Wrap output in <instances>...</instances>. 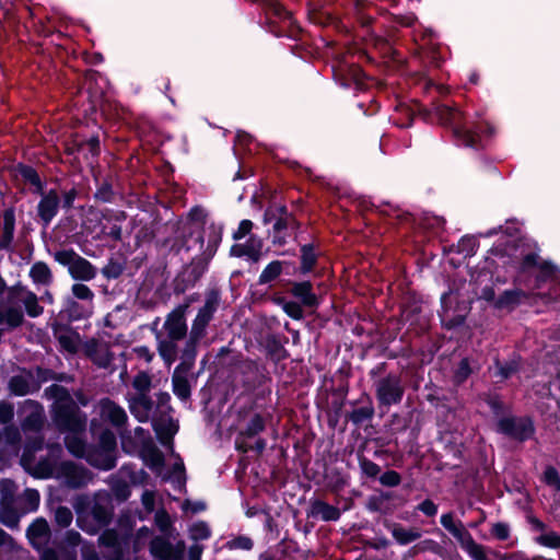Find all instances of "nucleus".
Segmentation results:
<instances>
[{
	"mask_svg": "<svg viewBox=\"0 0 560 560\" xmlns=\"http://www.w3.org/2000/svg\"><path fill=\"white\" fill-rule=\"evenodd\" d=\"M45 395L55 400V420L59 427L69 431L65 438L66 445L71 454L85 457L89 448L81 439L86 424V417L78 409L66 388L51 385L45 389Z\"/></svg>",
	"mask_w": 560,
	"mask_h": 560,
	"instance_id": "obj_1",
	"label": "nucleus"
},
{
	"mask_svg": "<svg viewBox=\"0 0 560 560\" xmlns=\"http://www.w3.org/2000/svg\"><path fill=\"white\" fill-rule=\"evenodd\" d=\"M61 451L60 447L51 450V457L39 460L33 467L34 476L38 478H60L71 488H79L88 483L90 480L89 472L70 462L58 464L55 455Z\"/></svg>",
	"mask_w": 560,
	"mask_h": 560,
	"instance_id": "obj_2",
	"label": "nucleus"
},
{
	"mask_svg": "<svg viewBox=\"0 0 560 560\" xmlns=\"http://www.w3.org/2000/svg\"><path fill=\"white\" fill-rule=\"evenodd\" d=\"M116 438L113 432L106 430L100 438L97 448H89L86 460L94 467L109 470L116 465Z\"/></svg>",
	"mask_w": 560,
	"mask_h": 560,
	"instance_id": "obj_3",
	"label": "nucleus"
},
{
	"mask_svg": "<svg viewBox=\"0 0 560 560\" xmlns=\"http://www.w3.org/2000/svg\"><path fill=\"white\" fill-rule=\"evenodd\" d=\"M54 257L56 261L68 267L69 273L75 280L89 281L96 276L92 264L73 250H59Z\"/></svg>",
	"mask_w": 560,
	"mask_h": 560,
	"instance_id": "obj_4",
	"label": "nucleus"
},
{
	"mask_svg": "<svg viewBox=\"0 0 560 560\" xmlns=\"http://www.w3.org/2000/svg\"><path fill=\"white\" fill-rule=\"evenodd\" d=\"M438 110L442 122L453 126L454 133L460 140L462 144L466 147L478 145L479 136L469 128L462 126L463 114L460 110L447 105L440 106Z\"/></svg>",
	"mask_w": 560,
	"mask_h": 560,
	"instance_id": "obj_5",
	"label": "nucleus"
},
{
	"mask_svg": "<svg viewBox=\"0 0 560 560\" xmlns=\"http://www.w3.org/2000/svg\"><path fill=\"white\" fill-rule=\"evenodd\" d=\"M498 431L522 442L530 439L535 429L529 418L506 417L498 422Z\"/></svg>",
	"mask_w": 560,
	"mask_h": 560,
	"instance_id": "obj_6",
	"label": "nucleus"
},
{
	"mask_svg": "<svg viewBox=\"0 0 560 560\" xmlns=\"http://www.w3.org/2000/svg\"><path fill=\"white\" fill-rule=\"evenodd\" d=\"M1 490V510L0 521L2 524L10 528L18 527L20 516L16 511L12 508L14 483L10 480H2L0 483Z\"/></svg>",
	"mask_w": 560,
	"mask_h": 560,
	"instance_id": "obj_7",
	"label": "nucleus"
},
{
	"mask_svg": "<svg viewBox=\"0 0 560 560\" xmlns=\"http://www.w3.org/2000/svg\"><path fill=\"white\" fill-rule=\"evenodd\" d=\"M377 398L383 405H393L401 400L404 388L397 376L389 375L377 383Z\"/></svg>",
	"mask_w": 560,
	"mask_h": 560,
	"instance_id": "obj_8",
	"label": "nucleus"
},
{
	"mask_svg": "<svg viewBox=\"0 0 560 560\" xmlns=\"http://www.w3.org/2000/svg\"><path fill=\"white\" fill-rule=\"evenodd\" d=\"M187 308L188 304L179 305L168 314L164 323L166 337L180 340L186 336L187 325L185 315Z\"/></svg>",
	"mask_w": 560,
	"mask_h": 560,
	"instance_id": "obj_9",
	"label": "nucleus"
},
{
	"mask_svg": "<svg viewBox=\"0 0 560 560\" xmlns=\"http://www.w3.org/2000/svg\"><path fill=\"white\" fill-rule=\"evenodd\" d=\"M150 550L160 560H182L185 545L180 541L174 547L166 539L156 537L151 541Z\"/></svg>",
	"mask_w": 560,
	"mask_h": 560,
	"instance_id": "obj_10",
	"label": "nucleus"
},
{
	"mask_svg": "<svg viewBox=\"0 0 560 560\" xmlns=\"http://www.w3.org/2000/svg\"><path fill=\"white\" fill-rule=\"evenodd\" d=\"M183 362L175 369L173 374V392L182 400H186L190 396V386L185 374L191 369L194 361L186 357H182Z\"/></svg>",
	"mask_w": 560,
	"mask_h": 560,
	"instance_id": "obj_11",
	"label": "nucleus"
},
{
	"mask_svg": "<svg viewBox=\"0 0 560 560\" xmlns=\"http://www.w3.org/2000/svg\"><path fill=\"white\" fill-rule=\"evenodd\" d=\"M20 431L18 428L8 427L0 432V459L5 460L19 453Z\"/></svg>",
	"mask_w": 560,
	"mask_h": 560,
	"instance_id": "obj_12",
	"label": "nucleus"
},
{
	"mask_svg": "<svg viewBox=\"0 0 560 560\" xmlns=\"http://www.w3.org/2000/svg\"><path fill=\"white\" fill-rule=\"evenodd\" d=\"M27 538L31 545L36 549L44 548L50 536L49 526L46 520L37 518L27 528Z\"/></svg>",
	"mask_w": 560,
	"mask_h": 560,
	"instance_id": "obj_13",
	"label": "nucleus"
},
{
	"mask_svg": "<svg viewBox=\"0 0 560 560\" xmlns=\"http://www.w3.org/2000/svg\"><path fill=\"white\" fill-rule=\"evenodd\" d=\"M101 545L109 548L104 557L107 560H121L126 541L115 530H106L100 537Z\"/></svg>",
	"mask_w": 560,
	"mask_h": 560,
	"instance_id": "obj_14",
	"label": "nucleus"
},
{
	"mask_svg": "<svg viewBox=\"0 0 560 560\" xmlns=\"http://www.w3.org/2000/svg\"><path fill=\"white\" fill-rule=\"evenodd\" d=\"M85 354L100 368H106L112 362L108 346L95 340L88 341L84 346Z\"/></svg>",
	"mask_w": 560,
	"mask_h": 560,
	"instance_id": "obj_15",
	"label": "nucleus"
},
{
	"mask_svg": "<svg viewBox=\"0 0 560 560\" xmlns=\"http://www.w3.org/2000/svg\"><path fill=\"white\" fill-rule=\"evenodd\" d=\"M59 196L55 190H50L44 195L38 203V217L43 221L44 225L47 226L51 220L56 217L59 208Z\"/></svg>",
	"mask_w": 560,
	"mask_h": 560,
	"instance_id": "obj_16",
	"label": "nucleus"
},
{
	"mask_svg": "<svg viewBox=\"0 0 560 560\" xmlns=\"http://www.w3.org/2000/svg\"><path fill=\"white\" fill-rule=\"evenodd\" d=\"M100 415L104 420L109 421L117 428L124 425L128 419L126 411L109 399H104L100 402Z\"/></svg>",
	"mask_w": 560,
	"mask_h": 560,
	"instance_id": "obj_17",
	"label": "nucleus"
},
{
	"mask_svg": "<svg viewBox=\"0 0 560 560\" xmlns=\"http://www.w3.org/2000/svg\"><path fill=\"white\" fill-rule=\"evenodd\" d=\"M152 400L145 394H137L129 399L130 412L140 421L147 422L152 411Z\"/></svg>",
	"mask_w": 560,
	"mask_h": 560,
	"instance_id": "obj_18",
	"label": "nucleus"
},
{
	"mask_svg": "<svg viewBox=\"0 0 560 560\" xmlns=\"http://www.w3.org/2000/svg\"><path fill=\"white\" fill-rule=\"evenodd\" d=\"M262 242L257 237H249L245 244H236L231 248V254L236 257L247 256L253 261H258L261 256Z\"/></svg>",
	"mask_w": 560,
	"mask_h": 560,
	"instance_id": "obj_19",
	"label": "nucleus"
},
{
	"mask_svg": "<svg viewBox=\"0 0 560 560\" xmlns=\"http://www.w3.org/2000/svg\"><path fill=\"white\" fill-rule=\"evenodd\" d=\"M10 389L14 395L25 396L38 389V384L30 373H21L10 380Z\"/></svg>",
	"mask_w": 560,
	"mask_h": 560,
	"instance_id": "obj_20",
	"label": "nucleus"
},
{
	"mask_svg": "<svg viewBox=\"0 0 560 560\" xmlns=\"http://www.w3.org/2000/svg\"><path fill=\"white\" fill-rule=\"evenodd\" d=\"M158 350L167 366H171L177 358L176 341L178 339L164 338L160 331L156 332Z\"/></svg>",
	"mask_w": 560,
	"mask_h": 560,
	"instance_id": "obj_21",
	"label": "nucleus"
},
{
	"mask_svg": "<svg viewBox=\"0 0 560 560\" xmlns=\"http://www.w3.org/2000/svg\"><path fill=\"white\" fill-rule=\"evenodd\" d=\"M92 517L95 521V526H89L85 524L81 515L78 516V525L80 528L89 534H94L98 527L106 525L109 521L110 513L107 509L95 505L92 510Z\"/></svg>",
	"mask_w": 560,
	"mask_h": 560,
	"instance_id": "obj_22",
	"label": "nucleus"
},
{
	"mask_svg": "<svg viewBox=\"0 0 560 560\" xmlns=\"http://www.w3.org/2000/svg\"><path fill=\"white\" fill-rule=\"evenodd\" d=\"M310 515L313 517H320L323 521L329 522L339 520L340 511L334 505L316 500L311 504Z\"/></svg>",
	"mask_w": 560,
	"mask_h": 560,
	"instance_id": "obj_23",
	"label": "nucleus"
},
{
	"mask_svg": "<svg viewBox=\"0 0 560 560\" xmlns=\"http://www.w3.org/2000/svg\"><path fill=\"white\" fill-rule=\"evenodd\" d=\"M15 218L11 210H7L3 214L2 234L0 237V249L9 250L14 235Z\"/></svg>",
	"mask_w": 560,
	"mask_h": 560,
	"instance_id": "obj_24",
	"label": "nucleus"
},
{
	"mask_svg": "<svg viewBox=\"0 0 560 560\" xmlns=\"http://www.w3.org/2000/svg\"><path fill=\"white\" fill-rule=\"evenodd\" d=\"M312 289V284L307 281L298 282L292 287V294L300 299L303 305L314 307L317 305L318 301Z\"/></svg>",
	"mask_w": 560,
	"mask_h": 560,
	"instance_id": "obj_25",
	"label": "nucleus"
},
{
	"mask_svg": "<svg viewBox=\"0 0 560 560\" xmlns=\"http://www.w3.org/2000/svg\"><path fill=\"white\" fill-rule=\"evenodd\" d=\"M205 331L206 327L194 320L189 335V340L187 341L186 349L183 353V355L188 358L190 361L195 360L196 345L205 336Z\"/></svg>",
	"mask_w": 560,
	"mask_h": 560,
	"instance_id": "obj_26",
	"label": "nucleus"
},
{
	"mask_svg": "<svg viewBox=\"0 0 560 560\" xmlns=\"http://www.w3.org/2000/svg\"><path fill=\"white\" fill-rule=\"evenodd\" d=\"M390 533L400 545H407L421 537V533L417 528H405L399 524H393Z\"/></svg>",
	"mask_w": 560,
	"mask_h": 560,
	"instance_id": "obj_27",
	"label": "nucleus"
},
{
	"mask_svg": "<svg viewBox=\"0 0 560 560\" xmlns=\"http://www.w3.org/2000/svg\"><path fill=\"white\" fill-rule=\"evenodd\" d=\"M459 544L474 560H489L485 547L477 544L469 533L464 535Z\"/></svg>",
	"mask_w": 560,
	"mask_h": 560,
	"instance_id": "obj_28",
	"label": "nucleus"
},
{
	"mask_svg": "<svg viewBox=\"0 0 560 560\" xmlns=\"http://www.w3.org/2000/svg\"><path fill=\"white\" fill-rule=\"evenodd\" d=\"M525 298L526 294L521 290H508L498 298L495 306L499 308H513Z\"/></svg>",
	"mask_w": 560,
	"mask_h": 560,
	"instance_id": "obj_29",
	"label": "nucleus"
},
{
	"mask_svg": "<svg viewBox=\"0 0 560 560\" xmlns=\"http://www.w3.org/2000/svg\"><path fill=\"white\" fill-rule=\"evenodd\" d=\"M58 341L63 350L75 353L80 347V336L73 330H61L58 332Z\"/></svg>",
	"mask_w": 560,
	"mask_h": 560,
	"instance_id": "obj_30",
	"label": "nucleus"
},
{
	"mask_svg": "<svg viewBox=\"0 0 560 560\" xmlns=\"http://www.w3.org/2000/svg\"><path fill=\"white\" fill-rule=\"evenodd\" d=\"M18 300L24 304L31 317H36L43 313V307L38 305L37 296L33 292L21 290L18 293Z\"/></svg>",
	"mask_w": 560,
	"mask_h": 560,
	"instance_id": "obj_31",
	"label": "nucleus"
},
{
	"mask_svg": "<svg viewBox=\"0 0 560 560\" xmlns=\"http://www.w3.org/2000/svg\"><path fill=\"white\" fill-rule=\"evenodd\" d=\"M522 266H523L524 269H528V268H532L534 266H539L541 272L546 277H553V278H556L557 277V272H558L557 267L551 265V264H549V262H541V264H539L538 262V256L535 255V254H529V255L525 256L524 259H523Z\"/></svg>",
	"mask_w": 560,
	"mask_h": 560,
	"instance_id": "obj_32",
	"label": "nucleus"
},
{
	"mask_svg": "<svg viewBox=\"0 0 560 560\" xmlns=\"http://www.w3.org/2000/svg\"><path fill=\"white\" fill-rule=\"evenodd\" d=\"M23 322V313L18 308H0V325H7L9 328L18 327Z\"/></svg>",
	"mask_w": 560,
	"mask_h": 560,
	"instance_id": "obj_33",
	"label": "nucleus"
},
{
	"mask_svg": "<svg viewBox=\"0 0 560 560\" xmlns=\"http://www.w3.org/2000/svg\"><path fill=\"white\" fill-rule=\"evenodd\" d=\"M442 526L447 529L458 541L467 535L468 532L464 528L462 523H456L452 514H443L441 516Z\"/></svg>",
	"mask_w": 560,
	"mask_h": 560,
	"instance_id": "obj_34",
	"label": "nucleus"
},
{
	"mask_svg": "<svg viewBox=\"0 0 560 560\" xmlns=\"http://www.w3.org/2000/svg\"><path fill=\"white\" fill-rule=\"evenodd\" d=\"M30 276L34 282L42 284H48L52 279L49 267L44 262L34 264L31 268Z\"/></svg>",
	"mask_w": 560,
	"mask_h": 560,
	"instance_id": "obj_35",
	"label": "nucleus"
},
{
	"mask_svg": "<svg viewBox=\"0 0 560 560\" xmlns=\"http://www.w3.org/2000/svg\"><path fill=\"white\" fill-rule=\"evenodd\" d=\"M282 272V262L275 260L271 261L260 273L259 283L265 284L277 279Z\"/></svg>",
	"mask_w": 560,
	"mask_h": 560,
	"instance_id": "obj_36",
	"label": "nucleus"
},
{
	"mask_svg": "<svg viewBox=\"0 0 560 560\" xmlns=\"http://www.w3.org/2000/svg\"><path fill=\"white\" fill-rule=\"evenodd\" d=\"M278 303L291 318L301 319L303 317V310L299 303L294 301H285L284 299H279Z\"/></svg>",
	"mask_w": 560,
	"mask_h": 560,
	"instance_id": "obj_37",
	"label": "nucleus"
},
{
	"mask_svg": "<svg viewBox=\"0 0 560 560\" xmlns=\"http://www.w3.org/2000/svg\"><path fill=\"white\" fill-rule=\"evenodd\" d=\"M132 386L138 392V394L148 395V392L150 390L151 387L150 375L144 372L139 373L138 375L135 376Z\"/></svg>",
	"mask_w": 560,
	"mask_h": 560,
	"instance_id": "obj_38",
	"label": "nucleus"
},
{
	"mask_svg": "<svg viewBox=\"0 0 560 560\" xmlns=\"http://www.w3.org/2000/svg\"><path fill=\"white\" fill-rule=\"evenodd\" d=\"M189 534L191 539L196 541L205 540L210 537V529L206 523L198 522L190 527Z\"/></svg>",
	"mask_w": 560,
	"mask_h": 560,
	"instance_id": "obj_39",
	"label": "nucleus"
},
{
	"mask_svg": "<svg viewBox=\"0 0 560 560\" xmlns=\"http://www.w3.org/2000/svg\"><path fill=\"white\" fill-rule=\"evenodd\" d=\"M72 518V512L66 506H59L55 512V521L61 527H68Z\"/></svg>",
	"mask_w": 560,
	"mask_h": 560,
	"instance_id": "obj_40",
	"label": "nucleus"
},
{
	"mask_svg": "<svg viewBox=\"0 0 560 560\" xmlns=\"http://www.w3.org/2000/svg\"><path fill=\"white\" fill-rule=\"evenodd\" d=\"M23 500L25 502L27 512L35 511L39 504V493L37 490L26 489L23 494Z\"/></svg>",
	"mask_w": 560,
	"mask_h": 560,
	"instance_id": "obj_41",
	"label": "nucleus"
},
{
	"mask_svg": "<svg viewBox=\"0 0 560 560\" xmlns=\"http://www.w3.org/2000/svg\"><path fill=\"white\" fill-rule=\"evenodd\" d=\"M316 257L311 247L304 246L302 248V270L308 272L315 265Z\"/></svg>",
	"mask_w": 560,
	"mask_h": 560,
	"instance_id": "obj_42",
	"label": "nucleus"
},
{
	"mask_svg": "<svg viewBox=\"0 0 560 560\" xmlns=\"http://www.w3.org/2000/svg\"><path fill=\"white\" fill-rule=\"evenodd\" d=\"M265 428L264 419L259 415H255L248 422L245 433L254 436L261 432Z\"/></svg>",
	"mask_w": 560,
	"mask_h": 560,
	"instance_id": "obj_43",
	"label": "nucleus"
},
{
	"mask_svg": "<svg viewBox=\"0 0 560 560\" xmlns=\"http://www.w3.org/2000/svg\"><path fill=\"white\" fill-rule=\"evenodd\" d=\"M360 468L364 475L371 478L376 477L381 471L377 464L364 457L360 459Z\"/></svg>",
	"mask_w": 560,
	"mask_h": 560,
	"instance_id": "obj_44",
	"label": "nucleus"
},
{
	"mask_svg": "<svg viewBox=\"0 0 560 560\" xmlns=\"http://www.w3.org/2000/svg\"><path fill=\"white\" fill-rule=\"evenodd\" d=\"M72 293L79 300L92 301L94 293L91 289L82 283H75L72 285Z\"/></svg>",
	"mask_w": 560,
	"mask_h": 560,
	"instance_id": "obj_45",
	"label": "nucleus"
},
{
	"mask_svg": "<svg viewBox=\"0 0 560 560\" xmlns=\"http://www.w3.org/2000/svg\"><path fill=\"white\" fill-rule=\"evenodd\" d=\"M401 478L395 470H388L380 477V482L386 487H396L400 483Z\"/></svg>",
	"mask_w": 560,
	"mask_h": 560,
	"instance_id": "obj_46",
	"label": "nucleus"
},
{
	"mask_svg": "<svg viewBox=\"0 0 560 560\" xmlns=\"http://www.w3.org/2000/svg\"><path fill=\"white\" fill-rule=\"evenodd\" d=\"M544 480L547 485L560 490V476L553 467H548L545 470Z\"/></svg>",
	"mask_w": 560,
	"mask_h": 560,
	"instance_id": "obj_47",
	"label": "nucleus"
},
{
	"mask_svg": "<svg viewBox=\"0 0 560 560\" xmlns=\"http://www.w3.org/2000/svg\"><path fill=\"white\" fill-rule=\"evenodd\" d=\"M215 311V302L211 299H208L205 305L199 310L197 317L210 322L212 315Z\"/></svg>",
	"mask_w": 560,
	"mask_h": 560,
	"instance_id": "obj_48",
	"label": "nucleus"
},
{
	"mask_svg": "<svg viewBox=\"0 0 560 560\" xmlns=\"http://www.w3.org/2000/svg\"><path fill=\"white\" fill-rule=\"evenodd\" d=\"M253 546V540L246 536H240L230 541V548L232 549L250 550Z\"/></svg>",
	"mask_w": 560,
	"mask_h": 560,
	"instance_id": "obj_49",
	"label": "nucleus"
},
{
	"mask_svg": "<svg viewBox=\"0 0 560 560\" xmlns=\"http://www.w3.org/2000/svg\"><path fill=\"white\" fill-rule=\"evenodd\" d=\"M21 174L23 178L34 185L38 191L42 189L40 179L32 167H23Z\"/></svg>",
	"mask_w": 560,
	"mask_h": 560,
	"instance_id": "obj_50",
	"label": "nucleus"
},
{
	"mask_svg": "<svg viewBox=\"0 0 560 560\" xmlns=\"http://www.w3.org/2000/svg\"><path fill=\"white\" fill-rule=\"evenodd\" d=\"M539 542L551 548H560V536L556 533H546L539 537Z\"/></svg>",
	"mask_w": 560,
	"mask_h": 560,
	"instance_id": "obj_51",
	"label": "nucleus"
},
{
	"mask_svg": "<svg viewBox=\"0 0 560 560\" xmlns=\"http://www.w3.org/2000/svg\"><path fill=\"white\" fill-rule=\"evenodd\" d=\"M471 373L468 359H463L456 370L455 378L457 382H464Z\"/></svg>",
	"mask_w": 560,
	"mask_h": 560,
	"instance_id": "obj_52",
	"label": "nucleus"
},
{
	"mask_svg": "<svg viewBox=\"0 0 560 560\" xmlns=\"http://www.w3.org/2000/svg\"><path fill=\"white\" fill-rule=\"evenodd\" d=\"M14 416L13 406L7 402H0V424L9 423Z\"/></svg>",
	"mask_w": 560,
	"mask_h": 560,
	"instance_id": "obj_53",
	"label": "nucleus"
},
{
	"mask_svg": "<svg viewBox=\"0 0 560 560\" xmlns=\"http://www.w3.org/2000/svg\"><path fill=\"white\" fill-rule=\"evenodd\" d=\"M491 533L494 537H497L500 540H505L510 535V529L506 524L503 523H495L492 526Z\"/></svg>",
	"mask_w": 560,
	"mask_h": 560,
	"instance_id": "obj_54",
	"label": "nucleus"
},
{
	"mask_svg": "<svg viewBox=\"0 0 560 560\" xmlns=\"http://www.w3.org/2000/svg\"><path fill=\"white\" fill-rule=\"evenodd\" d=\"M253 229V222L250 220L241 221L238 229L234 232L233 238L241 240L245 237Z\"/></svg>",
	"mask_w": 560,
	"mask_h": 560,
	"instance_id": "obj_55",
	"label": "nucleus"
},
{
	"mask_svg": "<svg viewBox=\"0 0 560 560\" xmlns=\"http://www.w3.org/2000/svg\"><path fill=\"white\" fill-rule=\"evenodd\" d=\"M418 509L428 516H433L438 512L436 505L431 500H424Z\"/></svg>",
	"mask_w": 560,
	"mask_h": 560,
	"instance_id": "obj_56",
	"label": "nucleus"
},
{
	"mask_svg": "<svg viewBox=\"0 0 560 560\" xmlns=\"http://www.w3.org/2000/svg\"><path fill=\"white\" fill-rule=\"evenodd\" d=\"M65 542L70 547H77L81 542V536L78 532L69 530L66 534Z\"/></svg>",
	"mask_w": 560,
	"mask_h": 560,
	"instance_id": "obj_57",
	"label": "nucleus"
},
{
	"mask_svg": "<svg viewBox=\"0 0 560 560\" xmlns=\"http://www.w3.org/2000/svg\"><path fill=\"white\" fill-rule=\"evenodd\" d=\"M154 501H155V497H154L153 492L145 491L142 494V503H143V505H144L147 511H149V512L153 511V509H154Z\"/></svg>",
	"mask_w": 560,
	"mask_h": 560,
	"instance_id": "obj_58",
	"label": "nucleus"
},
{
	"mask_svg": "<svg viewBox=\"0 0 560 560\" xmlns=\"http://www.w3.org/2000/svg\"><path fill=\"white\" fill-rule=\"evenodd\" d=\"M32 406H34L35 409L27 422H32L33 425L40 424L43 420V411L38 405L32 402Z\"/></svg>",
	"mask_w": 560,
	"mask_h": 560,
	"instance_id": "obj_59",
	"label": "nucleus"
},
{
	"mask_svg": "<svg viewBox=\"0 0 560 560\" xmlns=\"http://www.w3.org/2000/svg\"><path fill=\"white\" fill-rule=\"evenodd\" d=\"M156 523L162 530H166L170 524V520L166 513L159 512L155 515Z\"/></svg>",
	"mask_w": 560,
	"mask_h": 560,
	"instance_id": "obj_60",
	"label": "nucleus"
},
{
	"mask_svg": "<svg viewBox=\"0 0 560 560\" xmlns=\"http://www.w3.org/2000/svg\"><path fill=\"white\" fill-rule=\"evenodd\" d=\"M202 553V547L198 544H194L189 548V560H200Z\"/></svg>",
	"mask_w": 560,
	"mask_h": 560,
	"instance_id": "obj_61",
	"label": "nucleus"
},
{
	"mask_svg": "<svg viewBox=\"0 0 560 560\" xmlns=\"http://www.w3.org/2000/svg\"><path fill=\"white\" fill-rule=\"evenodd\" d=\"M82 557L84 560H98L97 555L88 545L82 547Z\"/></svg>",
	"mask_w": 560,
	"mask_h": 560,
	"instance_id": "obj_62",
	"label": "nucleus"
},
{
	"mask_svg": "<svg viewBox=\"0 0 560 560\" xmlns=\"http://www.w3.org/2000/svg\"><path fill=\"white\" fill-rule=\"evenodd\" d=\"M189 217L194 221L202 222L205 220L206 214H205V211L201 208H194L189 212Z\"/></svg>",
	"mask_w": 560,
	"mask_h": 560,
	"instance_id": "obj_63",
	"label": "nucleus"
},
{
	"mask_svg": "<svg viewBox=\"0 0 560 560\" xmlns=\"http://www.w3.org/2000/svg\"><path fill=\"white\" fill-rule=\"evenodd\" d=\"M163 465V456L159 451H153L151 456V466L160 468Z\"/></svg>",
	"mask_w": 560,
	"mask_h": 560,
	"instance_id": "obj_64",
	"label": "nucleus"
}]
</instances>
